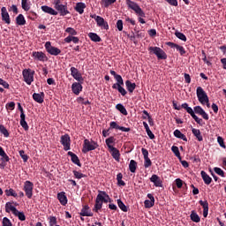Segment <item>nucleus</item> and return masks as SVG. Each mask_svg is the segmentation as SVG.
<instances>
[{
  "label": "nucleus",
  "mask_w": 226,
  "mask_h": 226,
  "mask_svg": "<svg viewBox=\"0 0 226 226\" xmlns=\"http://www.w3.org/2000/svg\"><path fill=\"white\" fill-rule=\"evenodd\" d=\"M125 4L128 8L135 11L138 17V22L140 24H146V20L143 18H146V12L143 11L142 8L139 7L138 4L131 0H125Z\"/></svg>",
  "instance_id": "nucleus-1"
},
{
  "label": "nucleus",
  "mask_w": 226,
  "mask_h": 226,
  "mask_svg": "<svg viewBox=\"0 0 226 226\" xmlns=\"http://www.w3.org/2000/svg\"><path fill=\"white\" fill-rule=\"evenodd\" d=\"M99 147V145L96 141L94 140H88L87 139H86L84 140L83 143V149L81 150V152L83 154H88L91 151H94L95 149H97Z\"/></svg>",
  "instance_id": "nucleus-2"
},
{
  "label": "nucleus",
  "mask_w": 226,
  "mask_h": 226,
  "mask_svg": "<svg viewBox=\"0 0 226 226\" xmlns=\"http://www.w3.org/2000/svg\"><path fill=\"white\" fill-rule=\"evenodd\" d=\"M35 72L32 69L22 70V77L26 85L31 86L32 82L34 81Z\"/></svg>",
  "instance_id": "nucleus-3"
},
{
  "label": "nucleus",
  "mask_w": 226,
  "mask_h": 226,
  "mask_svg": "<svg viewBox=\"0 0 226 226\" xmlns=\"http://www.w3.org/2000/svg\"><path fill=\"white\" fill-rule=\"evenodd\" d=\"M148 51L156 56L159 60H166L168 56L162 48L159 47H149Z\"/></svg>",
  "instance_id": "nucleus-4"
},
{
  "label": "nucleus",
  "mask_w": 226,
  "mask_h": 226,
  "mask_svg": "<svg viewBox=\"0 0 226 226\" xmlns=\"http://www.w3.org/2000/svg\"><path fill=\"white\" fill-rule=\"evenodd\" d=\"M197 98H199V102L201 105H206L209 102V97L206 91L203 90L201 87H197L196 89Z\"/></svg>",
  "instance_id": "nucleus-5"
},
{
  "label": "nucleus",
  "mask_w": 226,
  "mask_h": 226,
  "mask_svg": "<svg viewBox=\"0 0 226 226\" xmlns=\"http://www.w3.org/2000/svg\"><path fill=\"white\" fill-rule=\"evenodd\" d=\"M34 188V184H33L31 181L29 180H26V182L24 183V192L26 196V198H28L29 200H31L33 198V190Z\"/></svg>",
  "instance_id": "nucleus-6"
},
{
  "label": "nucleus",
  "mask_w": 226,
  "mask_h": 226,
  "mask_svg": "<svg viewBox=\"0 0 226 226\" xmlns=\"http://www.w3.org/2000/svg\"><path fill=\"white\" fill-rule=\"evenodd\" d=\"M45 49L49 55L53 56H57L61 54V50L58 48L53 47L51 41H46Z\"/></svg>",
  "instance_id": "nucleus-7"
},
{
  "label": "nucleus",
  "mask_w": 226,
  "mask_h": 226,
  "mask_svg": "<svg viewBox=\"0 0 226 226\" xmlns=\"http://www.w3.org/2000/svg\"><path fill=\"white\" fill-rule=\"evenodd\" d=\"M54 9H56V11L60 14V17H66L68 14H71V11H68L67 4L54 5Z\"/></svg>",
  "instance_id": "nucleus-8"
},
{
  "label": "nucleus",
  "mask_w": 226,
  "mask_h": 226,
  "mask_svg": "<svg viewBox=\"0 0 226 226\" xmlns=\"http://www.w3.org/2000/svg\"><path fill=\"white\" fill-rule=\"evenodd\" d=\"M18 109L20 111V125L22 128H24L25 131H28L29 126L27 124V122L25 120L26 116L25 115L23 107L21 106L20 103H18Z\"/></svg>",
  "instance_id": "nucleus-9"
},
{
  "label": "nucleus",
  "mask_w": 226,
  "mask_h": 226,
  "mask_svg": "<svg viewBox=\"0 0 226 226\" xmlns=\"http://www.w3.org/2000/svg\"><path fill=\"white\" fill-rule=\"evenodd\" d=\"M60 143L62 146H64V151L71 150V137L68 134L61 136Z\"/></svg>",
  "instance_id": "nucleus-10"
},
{
  "label": "nucleus",
  "mask_w": 226,
  "mask_h": 226,
  "mask_svg": "<svg viewBox=\"0 0 226 226\" xmlns=\"http://www.w3.org/2000/svg\"><path fill=\"white\" fill-rule=\"evenodd\" d=\"M124 85V80L117 81V83L112 85V89L117 90L122 96H126L127 91L123 87Z\"/></svg>",
  "instance_id": "nucleus-11"
},
{
  "label": "nucleus",
  "mask_w": 226,
  "mask_h": 226,
  "mask_svg": "<svg viewBox=\"0 0 226 226\" xmlns=\"http://www.w3.org/2000/svg\"><path fill=\"white\" fill-rule=\"evenodd\" d=\"M70 72H72L71 75L76 81L78 82H83L84 79L82 77V74L79 72V69H76L74 66L70 68Z\"/></svg>",
  "instance_id": "nucleus-12"
},
{
  "label": "nucleus",
  "mask_w": 226,
  "mask_h": 226,
  "mask_svg": "<svg viewBox=\"0 0 226 226\" xmlns=\"http://www.w3.org/2000/svg\"><path fill=\"white\" fill-rule=\"evenodd\" d=\"M33 57L34 59L42 63L48 61V56L42 51H34Z\"/></svg>",
  "instance_id": "nucleus-13"
},
{
  "label": "nucleus",
  "mask_w": 226,
  "mask_h": 226,
  "mask_svg": "<svg viewBox=\"0 0 226 226\" xmlns=\"http://www.w3.org/2000/svg\"><path fill=\"white\" fill-rule=\"evenodd\" d=\"M1 17L2 21L5 22L6 25H11V16L9 15L6 7L1 8Z\"/></svg>",
  "instance_id": "nucleus-14"
},
{
  "label": "nucleus",
  "mask_w": 226,
  "mask_h": 226,
  "mask_svg": "<svg viewBox=\"0 0 226 226\" xmlns=\"http://www.w3.org/2000/svg\"><path fill=\"white\" fill-rule=\"evenodd\" d=\"M194 114L196 113L199 116H201L204 120H209V115L206 113V111L202 109L201 106H195L194 107Z\"/></svg>",
  "instance_id": "nucleus-15"
},
{
  "label": "nucleus",
  "mask_w": 226,
  "mask_h": 226,
  "mask_svg": "<svg viewBox=\"0 0 226 226\" xmlns=\"http://www.w3.org/2000/svg\"><path fill=\"white\" fill-rule=\"evenodd\" d=\"M81 217H93V213L91 212V208L88 205H84L83 208L79 213Z\"/></svg>",
  "instance_id": "nucleus-16"
},
{
  "label": "nucleus",
  "mask_w": 226,
  "mask_h": 226,
  "mask_svg": "<svg viewBox=\"0 0 226 226\" xmlns=\"http://www.w3.org/2000/svg\"><path fill=\"white\" fill-rule=\"evenodd\" d=\"M149 180L151 181V183L154 184V186L161 188L163 187L162 180L161 177H158V175H152V177L149 178Z\"/></svg>",
  "instance_id": "nucleus-17"
},
{
  "label": "nucleus",
  "mask_w": 226,
  "mask_h": 226,
  "mask_svg": "<svg viewBox=\"0 0 226 226\" xmlns=\"http://www.w3.org/2000/svg\"><path fill=\"white\" fill-rule=\"evenodd\" d=\"M72 91L74 94L79 95L83 91V86L79 82H73Z\"/></svg>",
  "instance_id": "nucleus-18"
},
{
  "label": "nucleus",
  "mask_w": 226,
  "mask_h": 226,
  "mask_svg": "<svg viewBox=\"0 0 226 226\" xmlns=\"http://www.w3.org/2000/svg\"><path fill=\"white\" fill-rule=\"evenodd\" d=\"M103 200V199L102 197H96V200H95V205H94V208H93V211L95 212V213H99V211L102 208V205L104 203V201H102Z\"/></svg>",
  "instance_id": "nucleus-19"
},
{
  "label": "nucleus",
  "mask_w": 226,
  "mask_h": 226,
  "mask_svg": "<svg viewBox=\"0 0 226 226\" xmlns=\"http://www.w3.org/2000/svg\"><path fill=\"white\" fill-rule=\"evenodd\" d=\"M41 10L42 11V12L44 13H48L49 15L51 16H56L58 15V11H56L55 9H53L52 7H49L48 5H42L41 7Z\"/></svg>",
  "instance_id": "nucleus-20"
},
{
  "label": "nucleus",
  "mask_w": 226,
  "mask_h": 226,
  "mask_svg": "<svg viewBox=\"0 0 226 226\" xmlns=\"http://www.w3.org/2000/svg\"><path fill=\"white\" fill-rule=\"evenodd\" d=\"M147 199H149V200H145V201H144L145 207H147V208L154 207V201H155L154 195H152L151 193H148Z\"/></svg>",
  "instance_id": "nucleus-21"
},
{
  "label": "nucleus",
  "mask_w": 226,
  "mask_h": 226,
  "mask_svg": "<svg viewBox=\"0 0 226 226\" xmlns=\"http://www.w3.org/2000/svg\"><path fill=\"white\" fill-rule=\"evenodd\" d=\"M99 197L102 199L101 200V201H102L105 204H107L108 202H111L110 196H109L107 192L104 191H99V194H97L96 198Z\"/></svg>",
  "instance_id": "nucleus-22"
},
{
  "label": "nucleus",
  "mask_w": 226,
  "mask_h": 226,
  "mask_svg": "<svg viewBox=\"0 0 226 226\" xmlns=\"http://www.w3.org/2000/svg\"><path fill=\"white\" fill-rule=\"evenodd\" d=\"M45 94L43 92L40 94L34 93L33 100L35 101L36 103L42 104L44 102Z\"/></svg>",
  "instance_id": "nucleus-23"
},
{
  "label": "nucleus",
  "mask_w": 226,
  "mask_h": 226,
  "mask_svg": "<svg viewBox=\"0 0 226 226\" xmlns=\"http://www.w3.org/2000/svg\"><path fill=\"white\" fill-rule=\"evenodd\" d=\"M57 200L60 201L62 206H66L68 203V199L66 196V192H61L57 193Z\"/></svg>",
  "instance_id": "nucleus-24"
},
{
  "label": "nucleus",
  "mask_w": 226,
  "mask_h": 226,
  "mask_svg": "<svg viewBox=\"0 0 226 226\" xmlns=\"http://www.w3.org/2000/svg\"><path fill=\"white\" fill-rule=\"evenodd\" d=\"M68 155L72 158V162L74 165H77L78 167L81 168L82 163H80V161L79 159V156L76 155V154L72 152H68Z\"/></svg>",
  "instance_id": "nucleus-25"
},
{
  "label": "nucleus",
  "mask_w": 226,
  "mask_h": 226,
  "mask_svg": "<svg viewBox=\"0 0 226 226\" xmlns=\"http://www.w3.org/2000/svg\"><path fill=\"white\" fill-rule=\"evenodd\" d=\"M199 203L201 206V207H203V216L205 218L207 217V214L209 213V203L207 200H200Z\"/></svg>",
  "instance_id": "nucleus-26"
},
{
  "label": "nucleus",
  "mask_w": 226,
  "mask_h": 226,
  "mask_svg": "<svg viewBox=\"0 0 226 226\" xmlns=\"http://www.w3.org/2000/svg\"><path fill=\"white\" fill-rule=\"evenodd\" d=\"M95 21L97 23V26H99V27H101L102 29H104V30L109 29V24L106 20H104V19L102 17L97 18V19Z\"/></svg>",
  "instance_id": "nucleus-27"
},
{
  "label": "nucleus",
  "mask_w": 226,
  "mask_h": 226,
  "mask_svg": "<svg viewBox=\"0 0 226 226\" xmlns=\"http://www.w3.org/2000/svg\"><path fill=\"white\" fill-rule=\"evenodd\" d=\"M109 154H111L112 157L116 160V162H119L120 160V152L116 147L109 148Z\"/></svg>",
  "instance_id": "nucleus-28"
},
{
  "label": "nucleus",
  "mask_w": 226,
  "mask_h": 226,
  "mask_svg": "<svg viewBox=\"0 0 226 226\" xmlns=\"http://www.w3.org/2000/svg\"><path fill=\"white\" fill-rule=\"evenodd\" d=\"M87 8V4L82 2L77 3L76 7H74V11L82 15L84 13V10Z\"/></svg>",
  "instance_id": "nucleus-29"
},
{
  "label": "nucleus",
  "mask_w": 226,
  "mask_h": 226,
  "mask_svg": "<svg viewBox=\"0 0 226 226\" xmlns=\"http://www.w3.org/2000/svg\"><path fill=\"white\" fill-rule=\"evenodd\" d=\"M200 176L201 178H203L205 185H209L211 184L212 178L207 174L206 171H200Z\"/></svg>",
  "instance_id": "nucleus-30"
},
{
  "label": "nucleus",
  "mask_w": 226,
  "mask_h": 226,
  "mask_svg": "<svg viewBox=\"0 0 226 226\" xmlns=\"http://www.w3.org/2000/svg\"><path fill=\"white\" fill-rule=\"evenodd\" d=\"M19 210L14 207L12 206V203L11 202H6L5 204V212L10 214L11 212H12V214L18 212Z\"/></svg>",
  "instance_id": "nucleus-31"
},
{
  "label": "nucleus",
  "mask_w": 226,
  "mask_h": 226,
  "mask_svg": "<svg viewBox=\"0 0 226 226\" xmlns=\"http://www.w3.org/2000/svg\"><path fill=\"white\" fill-rule=\"evenodd\" d=\"M173 136H175L177 139L184 140L185 142H187V138L185 134H183L182 132H180L178 129L173 132Z\"/></svg>",
  "instance_id": "nucleus-32"
},
{
  "label": "nucleus",
  "mask_w": 226,
  "mask_h": 226,
  "mask_svg": "<svg viewBox=\"0 0 226 226\" xmlns=\"http://www.w3.org/2000/svg\"><path fill=\"white\" fill-rule=\"evenodd\" d=\"M192 132L194 135V137H196L197 140H199L200 142L203 141L201 132L199 129L192 128Z\"/></svg>",
  "instance_id": "nucleus-33"
},
{
  "label": "nucleus",
  "mask_w": 226,
  "mask_h": 226,
  "mask_svg": "<svg viewBox=\"0 0 226 226\" xmlns=\"http://www.w3.org/2000/svg\"><path fill=\"white\" fill-rule=\"evenodd\" d=\"M125 87H127V90L130 94H132L135 91L136 84L127 80L125 81Z\"/></svg>",
  "instance_id": "nucleus-34"
},
{
  "label": "nucleus",
  "mask_w": 226,
  "mask_h": 226,
  "mask_svg": "<svg viewBox=\"0 0 226 226\" xmlns=\"http://www.w3.org/2000/svg\"><path fill=\"white\" fill-rule=\"evenodd\" d=\"M16 24L18 26L26 25V19H25V17L23 14H19V15H18V17H16Z\"/></svg>",
  "instance_id": "nucleus-35"
},
{
  "label": "nucleus",
  "mask_w": 226,
  "mask_h": 226,
  "mask_svg": "<svg viewBox=\"0 0 226 226\" xmlns=\"http://www.w3.org/2000/svg\"><path fill=\"white\" fill-rule=\"evenodd\" d=\"M88 37H89L90 41H92L94 42H100L102 41L96 33L90 32L88 34Z\"/></svg>",
  "instance_id": "nucleus-36"
},
{
  "label": "nucleus",
  "mask_w": 226,
  "mask_h": 226,
  "mask_svg": "<svg viewBox=\"0 0 226 226\" xmlns=\"http://www.w3.org/2000/svg\"><path fill=\"white\" fill-rule=\"evenodd\" d=\"M73 42L74 44H79V37H76V36H72V35H68L67 38L64 39V42L65 43H71V42Z\"/></svg>",
  "instance_id": "nucleus-37"
},
{
  "label": "nucleus",
  "mask_w": 226,
  "mask_h": 226,
  "mask_svg": "<svg viewBox=\"0 0 226 226\" xmlns=\"http://www.w3.org/2000/svg\"><path fill=\"white\" fill-rule=\"evenodd\" d=\"M181 109H184L185 110V112H187L189 115H191V117L195 115L193 109L191 108L190 106H188V103L181 104Z\"/></svg>",
  "instance_id": "nucleus-38"
},
{
  "label": "nucleus",
  "mask_w": 226,
  "mask_h": 226,
  "mask_svg": "<svg viewBox=\"0 0 226 226\" xmlns=\"http://www.w3.org/2000/svg\"><path fill=\"white\" fill-rule=\"evenodd\" d=\"M116 109L117 111H119L121 114L124 115V116H127L128 115V112H127V109L126 108H124V106L122 104V103H117L116 105Z\"/></svg>",
  "instance_id": "nucleus-39"
},
{
  "label": "nucleus",
  "mask_w": 226,
  "mask_h": 226,
  "mask_svg": "<svg viewBox=\"0 0 226 226\" xmlns=\"http://www.w3.org/2000/svg\"><path fill=\"white\" fill-rule=\"evenodd\" d=\"M191 220L195 223H199L200 222H201V218L194 210L191 212Z\"/></svg>",
  "instance_id": "nucleus-40"
},
{
  "label": "nucleus",
  "mask_w": 226,
  "mask_h": 226,
  "mask_svg": "<svg viewBox=\"0 0 226 226\" xmlns=\"http://www.w3.org/2000/svg\"><path fill=\"white\" fill-rule=\"evenodd\" d=\"M116 139L114 137H109L108 139H105V144L106 146H108V148H115V147L112 146L113 143H115Z\"/></svg>",
  "instance_id": "nucleus-41"
},
{
  "label": "nucleus",
  "mask_w": 226,
  "mask_h": 226,
  "mask_svg": "<svg viewBox=\"0 0 226 226\" xmlns=\"http://www.w3.org/2000/svg\"><path fill=\"white\" fill-rule=\"evenodd\" d=\"M138 168V162L134 160H131V162L129 163V170H131L132 173L136 172V169Z\"/></svg>",
  "instance_id": "nucleus-42"
},
{
  "label": "nucleus",
  "mask_w": 226,
  "mask_h": 226,
  "mask_svg": "<svg viewBox=\"0 0 226 226\" xmlns=\"http://www.w3.org/2000/svg\"><path fill=\"white\" fill-rule=\"evenodd\" d=\"M117 186H126V183L123 180V174L119 173L117 175Z\"/></svg>",
  "instance_id": "nucleus-43"
},
{
  "label": "nucleus",
  "mask_w": 226,
  "mask_h": 226,
  "mask_svg": "<svg viewBox=\"0 0 226 226\" xmlns=\"http://www.w3.org/2000/svg\"><path fill=\"white\" fill-rule=\"evenodd\" d=\"M143 114H144V116H147V121H148L149 126H154V118H152V117L150 116V114L147 112V110L144 109V110H143Z\"/></svg>",
  "instance_id": "nucleus-44"
},
{
  "label": "nucleus",
  "mask_w": 226,
  "mask_h": 226,
  "mask_svg": "<svg viewBox=\"0 0 226 226\" xmlns=\"http://www.w3.org/2000/svg\"><path fill=\"white\" fill-rule=\"evenodd\" d=\"M117 207H119L121 211H124V213L128 212V208H127L126 205L124 204L122 200H117Z\"/></svg>",
  "instance_id": "nucleus-45"
},
{
  "label": "nucleus",
  "mask_w": 226,
  "mask_h": 226,
  "mask_svg": "<svg viewBox=\"0 0 226 226\" xmlns=\"http://www.w3.org/2000/svg\"><path fill=\"white\" fill-rule=\"evenodd\" d=\"M14 216L18 217V219H19L21 222H24L25 220H26V216L25 215L24 212H16V213H12Z\"/></svg>",
  "instance_id": "nucleus-46"
},
{
  "label": "nucleus",
  "mask_w": 226,
  "mask_h": 226,
  "mask_svg": "<svg viewBox=\"0 0 226 226\" xmlns=\"http://www.w3.org/2000/svg\"><path fill=\"white\" fill-rule=\"evenodd\" d=\"M5 195L6 197H13V198H17L19 196L15 192V190L13 189L5 190Z\"/></svg>",
  "instance_id": "nucleus-47"
},
{
  "label": "nucleus",
  "mask_w": 226,
  "mask_h": 226,
  "mask_svg": "<svg viewBox=\"0 0 226 226\" xmlns=\"http://www.w3.org/2000/svg\"><path fill=\"white\" fill-rule=\"evenodd\" d=\"M117 0H102L101 4L103 5L105 8H108L111 4H114Z\"/></svg>",
  "instance_id": "nucleus-48"
},
{
  "label": "nucleus",
  "mask_w": 226,
  "mask_h": 226,
  "mask_svg": "<svg viewBox=\"0 0 226 226\" xmlns=\"http://www.w3.org/2000/svg\"><path fill=\"white\" fill-rule=\"evenodd\" d=\"M175 35L177 38H178L181 41H187L186 35L183 34L182 32H176Z\"/></svg>",
  "instance_id": "nucleus-49"
},
{
  "label": "nucleus",
  "mask_w": 226,
  "mask_h": 226,
  "mask_svg": "<svg viewBox=\"0 0 226 226\" xmlns=\"http://www.w3.org/2000/svg\"><path fill=\"white\" fill-rule=\"evenodd\" d=\"M21 7L22 10H24L25 11H28L31 9V6L27 3V0H21Z\"/></svg>",
  "instance_id": "nucleus-50"
},
{
  "label": "nucleus",
  "mask_w": 226,
  "mask_h": 226,
  "mask_svg": "<svg viewBox=\"0 0 226 226\" xmlns=\"http://www.w3.org/2000/svg\"><path fill=\"white\" fill-rule=\"evenodd\" d=\"M109 73H111V75L115 77V79L117 82L124 81L122 76H120L119 74H117L115 71L111 70L109 71Z\"/></svg>",
  "instance_id": "nucleus-51"
},
{
  "label": "nucleus",
  "mask_w": 226,
  "mask_h": 226,
  "mask_svg": "<svg viewBox=\"0 0 226 226\" xmlns=\"http://www.w3.org/2000/svg\"><path fill=\"white\" fill-rule=\"evenodd\" d=\"M73 176L76 179H82L83 177H87V175L80 173L79 171L73 170Z\"/></svg>",
  "instance_id": "nucleus-52"
},
{
  "label": "nucleus",
  "mask_w": 226,
  "mask_h": 226,
  "mask_svg": "<svg viewBox=\"0 0 226 226\" xmlns=\"http://www.w3.org/2000/svg\"><path fill=\"white\" fill-rule=\"evenodd\" d=\"M214 170L215 174L219 175L221 177H225V171H223L221 168L215 167Z\"/></svg>",
  "instance_id": "nucleus-53"
},
{
  "label": "nucleus",
  "mask_w": 226,
  "mask_h": 226,
  "mask_svg": "<svg viewBox=\"0 0 226 226\" xmlns=\"http://www.w3.org/2000/svg\"><path fill=\"white\" fill-rule=\"evenodd\" d=\"M171 151H172L173 154H175V155L177 156V158H179V160L181 159V157H180V152H179L178 147L173 146V147H171Z\"/></svg>",
  "instance_id": "nucleus-54"
},
{
  "label": "nucleus",
  "mask_w": 226,
  "mask_h": 226,
  "mask_svg": "<svg viewBox=\"0 0 226 226\" xmlns=\"http://www.w3.org/2000/svg\"><path fill=\"white\" fill-rule=\"evenodd\" d=\"M2 226H12L11 221L8 217H4L2 220Z\"/></svg>",
  "instance_id": "nucleus-55"
},
{
  "label": "nucleus",
  "mask_w": 226,
  "mask_h": 226,
  "mask_svg": "<svg viewBox=\"0 0 226 226\" xmlns=\"http://www.w3.org/2000/svg\"><path fill=\"white\" fill-rule=\"evenodd\" d=\"M65 33L69 34L70 36L77 35V31L72 27H68L67 29H65Z\"/></svg>",
  "instance_id": "nucleus-56"
},
{
  "label": "nucleus",
  "mask_w": 226,
  "mask_h": 226,
  "mask_svg": "<svg viewBox=\"0 0 226 226\" xmlns=\"http://www.w3.org/2000/svg\"><path fill=\"white\" fill-rule=\"evenodd\" d=\"M192 118H193L195 120V122L197 123V124H200V126H203V119L202 118H199L198 116L196 115H192L191 116Z\"/></svg>",
  "instance_id": "nucleus-57"
},
{
  "label": "nucleus",
  "mask_w": 226,
  "mask_h": 226,
  "mask_svg": "<svg viewBox=\"0 0 226 226\" xmlns=\"http://www.w3.org/2000/svg\"><path fill=\"white\" fill-rule=\"evenodd\" d=\"M0 132L4 134L5 138L9 137L8 130L4 127V125H0Z\"/></svg>",
  "instance_id": "nucleus-58"
},
{
  "label": "nucleus",
  "mask_w": 226,
  "mask_h": 226,
  "mask_svg": "<svg viewBox=\"0 0 226 226\" xmlns=\"http://www.w3.org/2000/svg\"><path fill=\"white\" fill-rule=\"evenodd\" d=\"M152 166L151 159L147 157L144 158V168H150Z\"/></svg>",
  "instance_id": "nucleus-59"
},
{
  "label": "nucleus",
  "mask_w": 226,
  "mask_h": 226,
  "mask_svg": "<svg viewBox=\"0 0 226 226\" xmlns=\"http://www.w3.org/2000/svg\"><path fill=\"white\" fill-rule=\"evenodd\" d=\"M19 155L22 158V161H24L25 162H26L28 161V155L26 154H25L24 150L19 151Z\"/></svg>",
  "instance_id": "nucleus-60"
},
{
  "label": "nucleus",
  "mask_w": 226,
  "mask_h": 226,
  "mask_svg": "<svg viewBox=\"0 0 226 226\" xmlns=\"http://www.w3.org/2000/svg\"><path fill=\"white\" fill-rule=\"evenodd\" d=\"M217 143H219L221 147H222L223 149H226V145H225V142L223 141V138L220 136L217 137Z\"/></svg>",
  "instance_id": "nucleus-61"
},
{
  "label": "nucleus",
  "mask_w": 226,
  "mask_h": 226,
  "mask_svg": "<svg viewBox=\"0 0 226 226\" xmlns=\"http://www.w3.org/2000/svg\"><path fill=\"white\" fill-rule=\"evenodd\" d=\"M122 126H120L119 124H117L116 122H110L109 123V130L110 129H116V130H119Z\"/></svg>",
  "instance_id": "nucleus-62"
},
{
  "label": "nucleus",
  "mask_w": 226,
  "mask_h": 226,
  "mask_svg": "<svg viewBox=\"0 0 226 226\" xmlns=\"http://www.w3.org/2000/svg\"><path fill=\"white\" fill-rule=\"evenodd\" d=\"M175 183H176L177 188L182 189L183 184H184V182H183L182 179L177 178V179L175 180Z\"/></svg>",
  "instance_id": "nucleus-63"
},
{
  "label": "nucleus",
  "mask_w": 226,
  "mask_h": 226,
  "mask_svg": "<svg viewBox=\"0 0 226 226\" xmlns=\"http://www.w3.org/2000/svg\"><path fill=\"white\" fill-rule=\"evenodd\" d=\"M56 224V217L51 216L49 217V226H55Z\"/></svg>",
  "instance_id": "nucleus-64"
}]
</instances>
